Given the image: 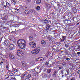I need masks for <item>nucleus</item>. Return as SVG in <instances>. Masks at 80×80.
<instances>
[{"label": "nucleus", "instance_id": "nucleus-1", "mask_svg": "<svg viewBox=\"0 0 80 80\" xmlns=\"http://www.w3.org/2000/svg\"><path fill=\"white\" fill-rule=\"evenodd\" d=\"M26 42L23 39H20L17 42L18 46L21 49H23L26 46Z\"/></svg>", "mask_w": 80, "mask_h": 80}, {"label": "nucleus", "instance_id": "nucleus-2", "mask_svg": "<svg viewBox=\"0 0 80 80\" xmlns=\"http://www.w3.org/2000/svg\"><path fill=\"white\" fill-rule=\"evenodd\" d=\"M40 67L38 66L32 70L31 71L32 75L34 77L36 76L38 73H40Z\"/></svg>", "mask_w": 80, "mask_h": 80}, {"label": "nucleus", "instance_id": "nucleus-3", "mask_svg": "<svg viewBox=\"0 0 80 80\" xmlns=\"http://www.w3.org/2000/svg\"><path fill=\"white\" fill-rule=\"evenodd\" d=\"M40 50V47H38L36 48L34 50L32 51L31 52L32 54L35 55L39 53Z\"/></svg>", "mask_w": 80, "mask_h": 80}, {"label": "nucleus", "instance_id": "nucleus-4", "mask_svg": "<svg viewBox=\"0 0 80 80\" xmlns=\"http://www.w3.org/2000/svg\"><path fill=\"white\" fill-rule=\"evenodd\" d=\"M17 54L19 57H22L23 55V52L22 50H18L17 51Z\"/></svg>", "mask_w": 80, "mask_h": 80}, {"label": "nucleus", "instance_id": "nucleus-5", "mask_svg": "<svg viewBox=\"0 0 80 80\" xmlns=\"http://www.w3.org/2000/svg\"><path fill=\"white\" fill-rule=\"evenodd\" d=\"M29 45L32 48H35L36 47V43L34 42H31L29 43Z\"/></svg>", "mask_w": 80, "mask_h": 80}, {"label": "nucleus", "instance_id": "nucleus-6", "mask_svg": "<svg viewBox=\"0 0 80 80\" xmlns=\"http://www.w3.org/2000/svg\"><path fill=\"white\" fill-rule=\"evenodd\" d=\"M9 48L10 50H13L15 49V45L11 44L9 46Z\"/></svg>", "mask_w": 80, "mask_h": 80}, {"label": "nucleus", "instance_id": "nucleus-7", "mask_svg": "<svg viewBox=\"0 0 80 80\" xmlns=\"http://www.w3.org/2000/svg\"><path fill=\"white\" fill-rule=\"evenodd\" d=\"M22 63L23 67H26L27 66V63H26L24 61H22Z\"/></svg>", "mask_w": 80, "mask_h": 80}, {"label": "nucleus", "instance_id": "nucleus-8", "mask_svg": "<svg viewBox=\"0 0 80 80\" xmlns=\"http://www.w3.org/2000/svg\"><path fill=\"white\" fill-rule=\"evenodd\" d=\"M66 72L65 74V77H66L67 75H69L70 73V71H69V70L66 69Z\"/></svg>", "mask_w": 80, "mask_h": 80}, {"label": "nucleus", "instance_id": "nucleus-9", "mask_svg": "<svg viewBox=\"0 0 80 80\" xmlns=\"http://www.w3.org/2000/svg\"><path fill=\"white\" fill-rule=\"evenodd\" d=\"M41 44L43 46H44L46 44V42L44 40H42L41 41Z\"/></svg>", "mask_w": 80, "mask_h": 80}, {"label": "nucleus", "instance_id": "nucleus-10", "mask_svg": "<svg viewBox=\"0 0 80 80\" xmlns=\"http://www.w3.org/2000/svg\"><path fill=\"white\" fill-rule=\"evenodd\" d=\"M44 60V58L42 57L39 58L38 59V61H40V62H42Z\"/></svg>", "mask_w": 80, "mask_h": 80}, {"label": "nucleus", "instance_id": "nucleus-11", "mask_svg": "<svg viewBox=\"0 0 80 80\" xmlns=\"http://www.w3.org/2000/svg\"><path fill=\"white\" fill-rule=\"evenodd\" d=\"M46 8L47 9V10H49V9H50V5L48 4H47L46 5Z\"/></svg>", "mask_w": 80, "mask_h": 80}, {"label": "nucleus", "instance_id": "nucleus-12", "mask_svg": "<svg viewBox=\"0 0 80 80\" xmlns=\"http://www.w3.org/2000/svg\"><path fill=\"white\" fill-rule=\"evenodd\" d=\"M42 78H44L47 77V74L45 73L42 74Z\"/></svg>", "mask_w": 80, "mask_h": 80}, {"label": "nucleus", "instance_id": "nucleus-13", "mask_svg": "<svg viewBox=\"0 0 80 80\" xmlns=\"http://www.w3.org/2000/svg\"><path fill=\"white\" fill-rule=\"evenodd\" d=\"M47 27H46V30H48V29H49V28H50L51 26H50V25L48 24H47Z\"/></svg>", "mask_w": 80, "mask_h": 80}, {"label": "nucleus", "instance_id": "nucleus-14", "mask_svg": "<svg viewBox=\"0 0 80 80\" xmlns=\"http://www.w3.org/2000/svg\"><path fill=\"white\" fill-rule=\"evenodd\" d=\"M29 12H30V11L28 10H26L24 12V13L25 14H28Z\"/></svg>", "mask_w": 80, "mask_h": 80}, {"label": "nucleus", "instance_id": "nucleus-15", "mask_svg": "<svg viewBox=\"0 0 80 80\" xmlns=\"http://www.w3.org/2000/svg\"><path fill=\"white\" fill-rule=\"evenodd\" d=\"M78 51H80V45H78V48L77 49Z\"/></svg>", "mask_w": 80, "mask_h": 80}, {"label": "nucleus", "instance_id": "nucleus-16", "mask_svg": "<svg viewBox=\"0 0 80 80\" xmlns=\"http://www.w3.org/2000/svg\"><path fill=\"white\" fill-rule=\"evenodd\" d=\"M41 3V0H38L36 1L37 4H40Z\"/></svg>", "mask_w": 80, "mask_h": 80}, {"label": "nucleus", "instance_id": "nucleus-17", "mask_svg": "<svg viewBox=\"0 0 80 80\" xmlns=\"http://www.w3.org/2000/svg\"><path fill=\"white\" fill-rule=\"evenodd\" d=\"M67 44L68 45H69L72 44V42H71V41H68V42H67Z\"/></svg>", "mask_w": 80, "mask_h": 80}, {"label": "nucleus", "instance_id": "nucleus-18", "mask_svg": "<svg viewBox=\"0 0 80 80\" xmlns=\"http://www.w3.org/2000/svg\"><path fill=\"white\" fill-rule=\"evenodd\" d=\"M3 20H7V17L6 16H4L3 18Z\"/></svg>", "mask_w": 80, "mask_h": 80}, {"label": "nucleus", "instance_id": "nucleus-19", "mask_svg": "<svg viewBox=\"0 0 80 80\" xmlns=\"http://www.w3.org/2000/svg\"><path fill=\"white\" fill-rule=\"evenodd\" d=\"M47 72L48 73H50L51 72V69H48L47 70Z\"/></svg>", "mask_w": 80, "mask_h": 80}, {"label": "nucleus", "instance_id": "nucleus-20", "mask_svg": "<svg viewBox=\"0 0 80 80\" xmlns=\"http://www.w3.org/2000/svg\"><path fill=\"white\" fill-rule=\"evenodd\" d=\"M6 6L7 7H8V8L10 7V4H9V3L7 2H6Z\"/></svg>", "mask_w": 80, "mask_h": 80}, {"label": "nucleus", "instance_id": "nucleus-21", "mask_svg": "<svg viewBox=\"0 0 80 80\" xmlns=\"http://www.w3.org/2000/svg\"><path fill=\"white\" fill-rule=\"evenodd\" d=\"M26 77L27 78H30V77H31V74H28L26 76Z\"/></svg>", "mask_w": 80, "mask_h": 80}, {"label": "nucleus", "instance_id": "nucleus-22", "mask_svg": "<svg viewBox=\"0 0 80 80\" xmlns=\"http://www.w3.org/2000/svg\"><path fill=\"white\" fill-rule=\"evenodd\" d=\"M9 75H7L5 76V78H6V79H8L9 78Z\"/></svg>", "mask_w": 80, "mask_h": 80}, {"label": "nucleus", "instance_id": "nucleus-23", "mask_svg": "<svg viewBox=\"0 0 80 80\" xmlns=\"http://www.w3.org/2000/svg\"><path fill=\"white\" fill-rule=\"evenodd\" d=\"M15 57L13 55H11V56H10V58H12V59H13V58H14Z\"/></svg>", "mask_w": 80, "mask_h": 80}, {"label": "nucleus", "instance_id": "nucleus-24", "mask_svg": "<svg viewBox=\"0 0 80 80\" xmlns=\"http://www.w3.org/2000/svg\"><path fill=\"white\" fill-rule=\"evenodd\" d=\"M12 72H14V73H16V72H18V70L15 69L13 70Z\"/></svg>", "mask_w": 80, "mask_h": 80}, {"label": "nucleus", "instance_id": "nucleus-25", "mask_svg": "<svg viewBox=\"0 0 80 80\" xmlns=\"http://www.w3.org/2000/svg\"><path fill=\"white\" fill-rule=\"evenodd\" d=\"M4 43L5 45H8V42H7V41L5 40L4 41Z\"/></svg>", "mask_w": 80, "mask_h": 80}, {"label": "nucleus", "instance_id": "nucleus-26", "mask_svg": "<svg viewBox=\"0 0 80 80\" xmlns=\"http://www.w3.org/2000/svg\"><path fill=\"white\" fill-rule=\"evenodd\" d=\"M33 40V37L31 36L29 37V40L30 41H32Z\"/></svg>", "mask_w": 80, "mask_h": 80}, {"label": "nucleus", "instance_id": "nucleus-27", "mask_svg": "<svg viewBox=\"0 0 80 80\" xmlns=\"http://www.w3.org/2000/svg\"><path fill=\"white\" fill-rule=\"evenodd\" d=\"M31 12L32 13H35V11L34 9H32L31 10Z\"/></svg>", "mask_w": 80, "mask_h": 80}, {"label": "nucleus", "instance_id": "nucleus-28", "mask_svg": "<svg viewBox=\"0 0 80 80\" xmlns=\"http://www.w3.org/2000/svg\"><path fill=\"white\" fill-rule=\"evenodd\" d=\"M69 45H68V44H65V47L66 48H68V47H69Z\"/></svg>", "mask_w": 80, "mask_h": 80}, {"label": "nucleus", "instance_id": "nucleus-29", "mask_svg": "<svg viewBox=\"0 0 80 80\" xmlns=\"http://www.w3.org/2000/svg\"><path fill=\"white\" fill-rule=\"evenodd\" d=\"M62 39L63 40L65 41V39L66 38V37H65L64 36H63L62 37Z\"/></svg>", "mask_w": 80, "mask_h": 80}, {"label": "nucleus", "instance_id": "nucleus-30", "mask_svg": "<svg viewBox=\"0 0 80 80\" xmlns=\"http://www.w3.org/2000/svg\"><path fill=\"white\" fill-rule=\"evenodd\" d=\"M34 63H35V62H34V61H31L30 62L31 64H32V65H33V64H34Z\"/></svg>", "mask_w": 80, "mask_h": 80}, {"label": "nucleus", "instance_id": "nucleus-31", "mask_svg": "<svg viewBox=\"0 0 80 80\" xmlns=\"http://www.w3.org/2000/svg\"><path fill=\"white\" fill-rule=\"evenodd\" d=\"M11 2H12V3H16L15 1L14 0H12Z\"/></svg>", "mask_w": 80, "mask_h": 80}, {"label": "nucleus", "instance_id": "nucleus-32", "mask_svg": "<svg viewBox=\"0 0 80 80\" xmlns=\"http://www.w3.org/2000/svg\"><path fill=\"white\" fill-rule=\"evenodd\" d=\"M40 7L39 6H38L36 8L37 10H40Z\"/></svg>", "mask_w": 80, "mask_h": 80}, {"label": "nucleus", "instance_id": "nucleus-33", "mask_svg": "<svg viewBox=\"0 0 80 80\" xmlns=\"http://www.w3.org/2000/svg\"><path fill=\"white\" fill-rule=\"evenodd\" d=\"M71 80H76V78L75 77H73L72 78Z\"/></svg>", "mask_w": 80, "mask_h": 80}, {"label": "nucleus", "instance_id": "nucleus-34", "mask_svg": "<svg viewBox=\"0 0 80 80\" xmlns=\"http://www.w3.org/2000/svg\"><path fill=\"white\" fill-rule=\"evenodd\" d=\"M57 71H55L54 72V75H56V74H57Z\"/></svg>", "mask_w": 80, "mask_h": 80}, {"label": "nucleus", "instance_id": "nucleus-35", "mask_svg": "<svg viewBox=\"0 0 80 80\" xmlns=\"http://www.w3.org/2000/svg\"><path fill=\"white\" fill-rule=\"evenodd\" d=\"M77 55H80V52H78L77 53Z\"/></svg>", "mask_w": 80, "mask_h": 80}, {"label": "nucleus", "instance_id": "nucleus-36", "mask_svg": "<svg viewBox=\"0 0 80 80\" xmlns=\"http://www.w3.org/2000/svg\"><path fill=\"white\" fill-rule=\"evenodd\" d=\"M45 23H46L48 22V20H45Z\"/></svg>", "mask_w": 80, "mask_h": 80}, {"label": "nucleus", "instance_id": "nucleus-37", "mask_svg": "<svg viewBox=\"0 0 80 80\" xmlns=\"http://www.w3.org/2000/svg\"><path fill=\"white\" fill-rule=\"evenodd\" d=\"M46 65H48L49 63L48 62H46L45 63Z\"/></svg>", "mask_w": 80, "mask_h": 80}, {"label": "nucleus", "instance_id": "nucleus-38", "mask_svg": "<svg viewBox=\"0 0 80 80\" xmlns=\"http://www.w3.org/2000/svg\"><path fill=\"white\" fill-rule=\"evenodd\" d=\"M77 73L78 74H80V70H79L78 71Z\"/></svg>", "mask_w": 80, "mask_h": 80}, {"label": "nucleus", "instance_id": "nucleus-39", "mask_svg": "<svg viewBox=\"0 0 80 80\" xmlns=\"http://www.w3.org/2000/svg\"><path fill=\"white\" fill-rule=\"evenodd\" d=\"M13 75H14L12 73V72L10 73V75H11V76H13Z\"/></svg>", "mask_w": 80, "mask_h": 80}, {"label": "nucleus", "instance_id": "nucleus-40", "mask_svg": "<svg viewBox=\"0 0 80 80\" xmlns=\"http://www.w3.org/2000/svg\"><path fill=\"white\" fill-rule=\"evenodd\" d=\"M71 75L72 77H73L74 75H75V73H73Z\"/></svg>", "mask_w": 80, "mask_h": 80}, {"label": "nucleus", "instance_id": "nucleus-41", "mask_svg": "<svg viewBox=\"0 0 80 80\" xmlns=\"http://www.w3.org/2000/svg\"><path fill=\"white\" fill-rule=\"evenodd\" d=\"M25 80H30L29 78H26Z\"/></svg>", "mask_w": 80, "mask_h": 80}, {"label": "nucleus", "instance_id": "nucleus-42", "mask_svg": "<svg viewBox=\"0 0 80 80\" xmlns=\"http://www.w3.org/2000/svg\"><path fill=\"white\" fill-rule=\"evenodd\" d=\"M6 68L7 70H8V65L6 66Z\"/></svg>", "mask_w": 80, "mask_h": 80}, {"label": "nucleus", "instance_id": "nucleus-43", "mask_svg": "<svg viewBox=\"0 0 80 80\" xmlns=\"http://www.w3.org/2000/svg\"><path fill=\"white\" fill-rule=\"evenodd\" d=\"M3 62H1L0 63V65H2L3 64Z\"/></svg>", "mask_w": 80, "mask_h": 80}, {"label": "nucleus", "instance_id": "nucleus-44", "mask_svg": "<svg viewBox=\"0 0 80 80\" xmlns=\"http://www.w3.org/2000/svg\"><path fill=\"white\" fill-rule=\"evenodd\" d=\"M66 60H70V58H67L66 59Z\"/></svg>", "mask_w": 80, "mask_h": 80}, {"label": "nucleus", "instance_id": "nucleus-45", "mask_svg": "<svg viewBox=\"0 0 80 80\" xmlns=\"http://www.w3.org/2000/svg\"><path fill=\"white\" fill-rule=\"evenodd\" d=\"M64 40H63V39H61V42H64Z\"/></svg>", "mask_w": 80, "mask_h": 80}, {"label": "nucleus", "instance_id": "nucleus-46", "mask_svg": "<svg viewBox=\"0 0 80 80\" xmlns=\"http://www.w3.org/2000/svg\"><path fill=\"white\" fill-rule=\"evenodd\" d=\"M32 80H36V78H32Z\"/></svg>", "mask_w": 80, "mask_h": 80}, {"label": "nucleus", "instance_id": "nucleus-47", "mask_svg": "<svg viewBox=\"0 0 80 80\" xmlns=\"http://www.w3.org/2000/svg\"><path fill=\"white\" fill-rule=\"evenodd\" d=\"M64 22H65H65H68V21H67V20H65L64 21Z\"/></svg>", "mask_w": 80, "mask_h": 80}, {"label": "nucleus", "instance_id": "nucleus-48", "mask_svg": "<svg viewBox=\"0 0 80 80\" xmlns=\"http://www.w3.org/2000/svg\"><path fill=\"white\" fill-rule=\"evenodd\" d=\"M27 1L28 2H30V0H27Z\"/></svg>", "mask_w": 80, "mask_h": 80}, {"label": "nucleus", "instance_id": "nucleus-49", "mask_svg": "<svg viewBox=\"0 0 80 80\" xmlns=\"http://www.w3.org/2000/svg\"><path fill=\"white\" fill-rule=\"evenodd\" d=\"M59 69V70H61V67H59V68H58Z\"/></svg>", "mask_w": 80, "mask_h": 80}, {"label": "nucleus", "instance_id": "nucleus-50", "mask_svg": "<svg viewBox=\"0 0 80 80\" xmlns=\"http://www.w3.org/2000/svg\"><path fill=\"white\" fill-rule=\"evenodd\" d=\"M63 65H65V62H63L62 63Z\"/></svg>", "mask_w": 80, "mask_h": 80}, {"label": "nucleus", "instance_id": "nucleus-51", "mask_svg": "<svg viewBox=\"0 0 80 80\" xmlns=\"http://www.w3.org/2000/svg\"><path fill=\"white\" fill-rule=\"evenodd\" d=\"M1 41H2V40L1 39V38H0V43H1Z\"/></svg>", "mask_w": 80, "mask_h": 80}, {"label": "nucleus", "instance_id": "nucleus-52", "mask_svg": "<svg viewBox=\"0 0 80 80\" xmlns=\"http://www.w3.org/2000/svg\"><path fill=\"white\" fill-rule=\"evenodd\" d=\"M64 77V75H62V78H63V77Z\"/></svg>", "mask_w": 80, "mask_h": 80}, {"label": "nucleus", "instance_id": "nucleus-53", "mask_svg": "<svg viewBox=\"0 0 80 80\" xmlns=\"http://www.w3.org/2000/svg\"><path fill=\"white\" fill-rule=\"evenodd\" d=\"M4 7L5 8H7V7H6V6L5 5H4Z\"/></svg>", "mask_w": 80, "mask_h": 80}, {"label": "nucleus", "instance_id": "nucleus-54", "mask_svg": "<svg viewBox=\"0 0 80 80\" xmlns=\"http://www.w3.org/2000/svg\"><path fill=\"white\" fill-rule=\"evenodd\" d=\"M27 75V74H25L24 75V76H26Z\"/></svg>", "mask_w": 80, "mask_h": 80}, {"label": "nucleus", "instance_id": "nucleus-55", "mask_svg": "<svg viewBox=\"0 0 80 80\" xmlns=\"http://www.w3.org/2000/svg\"><path fill=\"white\" fill-rule=\"evenodd\" d=\"M24 8H27V7H24Z\"/></svg>", "mask_w": 80, "mask_h": 80}, {"label": "nucleus", "instance_id": "nucleus-56", "mask_svg": "<svg viewBox=\"0 0 80 80\" xmlns=\"http://www.w3.org/2000/svg\"><path fill=\"white\" fill-rule=\"evenodd\" d=\"M79 24H80V23H77V25H79Z\"/></svg>", "mask_w": 80, "mask_h": 80}, {"label": "nucleus", "instance_id": "nucleus-57", "mask_svg": "<svg viewBox=\"0 0 80 80\" xmlns=\"http://www.w3.org/2000/svg\"><path fill=\"white\" fill-rule=\"evenodd\" d=\"M15 10H17V8H16V9H15Z\"/></svg>", "mask_w": 80, "mask_h": 80}, {"label": "nucleus", "instance_id": "nucleus-58", "mask_svg": "<svg viewBox=\"0 0 80 80\" xmlns=\"http://www.w3.org/2000/svg\"><path fill=\"white\" fill-rule=\"evenodd\" d=\"M17 10V11H18L19 10V9H18Z\"/></svg>", "mask_w": 80, "mask_h": 80}, {"label": "nucleus", "instance_id": "nucleus-59", "mask_svg": "<svg viewBox=\"0 0 80 80\" xmlns=\"http://www.w3.org/2000/svg\"><path fill=\"white\" fill-rule=\"evenodd\" d=\"M2 54L1 53H0V55H2Z\"/></svg>", "mask_w": 80, "mask_h": 80}, {"label": "nucleus", "instance_id": "nucleus-60", "mask_svg": "<svg viewBox=\"0 0 80 80\" xmlns=\"http://www.w3.org/2000/svg\"><path fill=\"white\" fill-rule=\"evenodd\" d=\"M79 77L80 78V74L79 75Z\"/></svg>", "mask_w": 80, "mask_h": 80}, {"label": "nucleus", "instance_id": "nucleus-61", "mask_svg": "<svg viewBox=\"0 0 80 80\" xmlns=\"http://www.w3.org/2000/svg\"><path fill=\"white\" fill-rule=\"evenodd\" d=\"M41 68H43V67H41Z\"/></svg>", "mask_w": 80, "mask_h": 80}, {"label": "nucleus", "instance_id": "nucleus-62", "mask_svg": "<svg viewBox=\"0 0 80 80\" xmlns=\"http://www.w3.org/2000/svg\"><path fill=\"white\" fill-rule=\"evenodd\" d=\"M13 77H14V78H15V75H14Z\"/></svg>", "mask_w": 80, "mask_h": 80}, {"label": "nucleus", "instance_id": "nucleus-63", "mask_svg": "<svg viewBox=\"0 0 80 80\" xmlns=\"http://www.w3.org/2000/svg\"><path fill=\"white\" fill-rule=\"evenodd\" d=\"M53 5V4H52V3H51V5Z\"/></svg>", "mask_w": 80, "mask_h": 80}, {"label": "nucleus", "instance_id": "nucleus-64", "mask_svg": "<svg viewBox=\"0 0 80 80\" xmlns=\"http://www.w3.org/2000/svg\"><path fill=\"white\" fill-rule=\"evenodd\" d=\"M16 30H16H16H15V31H16Z\"/></svg>", "mask_w": 80, "mask_h": 80}]
</instances>
